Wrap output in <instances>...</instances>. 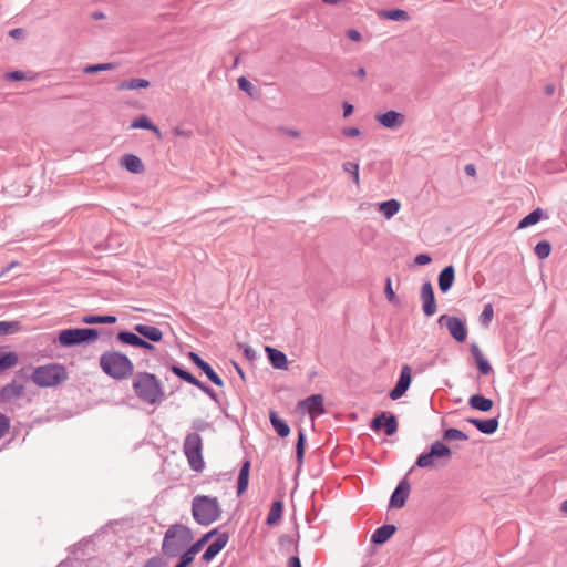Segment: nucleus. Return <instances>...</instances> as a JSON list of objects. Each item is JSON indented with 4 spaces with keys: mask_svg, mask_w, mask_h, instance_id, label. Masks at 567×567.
<instances>
[{
    "mask_svg": "<svg viewBox=\"0 0 567 567\" xmlns=\"http://www.w3.org/2000/svg\"><path fill=\"white\" fill-rule=\"evenodd\" d=\"M212 427V424L204 419H194L192 421V430L183 443V451L188 461L189 467L195 472H202L205 466L203 458V440L198 432H204Z\"/></svg>",
    "mask_w": 567,
    "mask_h": 567,
    "instance_id": "nucleus-1",
    "label": "nucleus"
},
{
    "mask_svg": "<svg viewBox=\"0 0 567 567\" xmlns=\"http://www.w3.org/2000/svg\"><path fill=\"white\" fill-rule=\"evenodd\" d=\"M193 532L183 524L168 527L162 543V551L168 558L177 557L193 540Z\"/></svg>",
    "mask_w": 567,
    "mask_h": 567,
    "instance_id": "nucleus-2",
    "label": "nucleus"
},
{
    "mask_svg": "<svg viewBox=\"0 0 567 567\" xmlns=\"http://www.w3.org/2000/svg\"><path fill=\"white\" fill-rule=\"evenodd\" d=\"M192 515L195 522L208 526L216 522L221 515V508L217 497L197 495L192 502Z\"/></svg>",
    "mask_w": 567,
    "mask_h": 567,
    "instance_id": "nucleus-3",
    "label": "nucleus"
},
{
    "mask_svg": "<svg viewBox=\"0 0 567 567\" xmlns=\"http://www.w3.org/2000/svg\"><path fill=\"white\" fill-rule=\"evenodd\" d=\"M100 367L104 373L114 379H125L133 373L130 359L120 352H105L100 358Z\"/></svg>",
    "mask_w": 567,
    "mask_h": 567,
    "instance_id": "nucleus-4",
    "label": "nucleus"
},
{
    "mask_svg": "<svg viewBox=\"0 0 567 567\" xmlns=\"http://www.w3.org/2000/svg\"><path fill=\"white\" fill-rule=\"evenodd\" d=\"M31 379L40 388H53L68 380V372L63 365L51 363L35 368Z\"/></svg>",
    "mask_w": 567,
    "mask_h": 567,
    "instance_id": "nucleus-5",
    "label": "nucleus"
},
{
    "mask_svg": "<svg viewBox=\"0 0 567 567\" xmlns=\"http://www.w3.org/2000/svg\"><path fill=\"white\" fill-rule=\"evenodd\" d=\"M452 457V450L442 441H435L431 444L430 450L420 454L415 461L414 467H433L436 461L443 460V464Z\"/></svg>",
    "mask_w": 567,
    "mask_h": 567,
    "instance_id": "nucleus-6",
    "label": "nucleus"
},
{
    "mask_svg": "<svg viewBox=\"0 0 567 567\" xmlns=\"http://www.w3.org/2000/svg\"><path fill=\"white\" fill-rule=\"evenodd\" d=\"M99 338L96 329L75 328L65 329L59 333V343L63 347H73L84 342H93Z\"/></svg>",
    "mask_w": 567,
    "mask_h": 567,
    "instance_id": "nucleus-7",
    "label": "nucleus"
},
{
    "mask_svg": "<svg viewBox=\"0 0 567 567\" xmlns=\"http://www.w3.org/2000/svg\"><path fill=\"white\" fill-rule=\"evenodd\" d=\"M165 398L161 381L153 373L144 372V401L158 404Z\"/></svg>",
    "mask_w": 567,
    "mask_h": 567,
    "instance_id": "nucleus-8",
    "label": "nucleus"
},
{
    "mask_svg": "<svg viewBox=\"0 0 567 567\" xmlns=\"http://www.w3.org/2000/svg\"><path fill=\"white\" fill-rule=\"evenodd\" d=\"M440 326H445L452 338L457 342H464L467 338V328L465 322L455 316L442 315L437 319Z\"/></svg>",
    "mask_w": 567,
    "mask_h": 567,
    "instance_id": "nucleus-9",
    "label": "nucleus"
},
{
    "mask_svg": "<svg viewBox=\"0 0 567 567\" xmlns=\"http://www.w3.org/2000/svg\"><path fill=\"white\" fill-rule=\"evenodd\" d=\"M398 420L396 416L389 412H381L377 416H374L370 422V427L374 432H379L384 430L386 436H392L398 431Z\"/></svg>",
    "mask_w": 567,
    "mask_h": 567,
    "instance_id": "nucleus-10",
    "label": "nucleus"
},
{
    "mask_svg": "<svg viewBox=\"0 0 567 567\" xmlns=\"http://www.w3.org/2000/svg\"><path fill=\"white\" fill-rule=\"evenodd\" d=\"M412 471H413V467H411L409 470L406 475L399 482L398 486L393 491V493H392V495L390 497V502H389V506L391 508H402L405 505L406 499H408V497L410 495V491H411V485H410V482L408 480V475Z\"/></svg>",
    "mask_w": 567,
    "mask_h": 567,
    "instance_id": "nucleus-11",
    "label": "nucleus"
},
{
    "mask_svg": "<svg viewBox=\"0 0 567 567\" xmlns=\"http://www.w3.org/2000/svg\"><path fill=\"white\" fill-rule=\"evenodd\" d=\"M420 299L422 301V310L426 317H432L437 311V305L435 300V295L433 290V286L430 280H426L421 286L420 290Z\"/></svg>",
    "mask_w": 567,
    "mask_h": 567,
    "instance_id": "nucleus-12",
    "label": "nucleus"
},
{
    "mask_svg": "<svg viewBox=\"0 0 567 567\" xmlns=\"http://www.w3.org/2000/svg\"><path fill=\"white\" fill-rule=\"evenodd\" d=\"M412 382V369L410 365L404 364L401 368L400 377L394 385V388L390 391L389 396L391 400H398L402 398L408 389L410 388V384Z\"/></svg>",
    "mask_w": 567,
    "mask_h": 567,
    "instance_id": "nucleus-13",
    "label": "nucleus"
},
{
    "mask_svg": "<svg viewBox=\"0 0 567 567\" xmlns=\"http://www.w3.org/2000/svg\"><path fill=\"white\" fill-rule=\"evenodd\" d=\"M164 328L167 329L168 323L164 322L157 326L144 323V352L155 349L151 342H161L163 340Z\"/></svg>",
    "mask_w": 567,
    "mask_h": 567,
    "instance_id": "nucleus-14",
    "label": "nucleus"
},
{
    "mask_svg": "<svg viewBox=\"0 0 567 567\" xmlns=\"http://www.w3.org/2000/svg\"><path fill=\"white\" fill-rule=\"evenodd\" d=\"M188 358L198 369H200L205 373V375L208 378L210 382H213L217 386L224 385L223 379L214 371L209 363H207L205 360L200 358L199 354H197L194 351H190L188 352Z\"/></svg>",
    "mask_w": 567,
    "mask_h": 567,
    "instance_id": "nucleus-15",
    "label": "nucleus"
},
{
    "mask_svg": "<svg viewBox=\"0 0 567 567\" xmlns=\"http://www.w3.org/2000/svg\"><path fill=\"white\" fill-rule=\"evenodd\" d=\"M299 408L305 409L313 419L326 412L323 405V396L321 394H312L298 403Z\"/></svg>",
    "mask_w": 567,
    "mask_h": 567,
    "instance_id": "nucleus-16",
    "label": "nucleus"
},
{
    "mask_svg": "<svg viewBox=\"0 0 567 567\" xmlns=\"http://www.w3.org/2000/svg\"><path fill=\"white\" fill-rule=\"evenodd\" d=\"M7 184L3 185V192L11 198H22L30 192V186L27 179H7Z\"/></svg>",
    "mask_w": 567,
    "mask_h": 567,
    "instance_id": "nucleus-17",
    "label": "nucleus"
},
{
    "mask_svg": "<svg viewBox=\"0 0 567 567\" xmlns=\"http://www.w3.org/2000/svg\"><path fill=\"white\" fill-rule=\"evenodd\" d=\"M229 539L228 533L218 534V537L212 542L204 551L202 559L206 563L214 559L227 545Z\"/></svg>",
    "mask_w": 567,
    "mask_h": 567,
    "instance_id": "nucleus-18",
    "label": "nucleus"
},
{
    "mask_svg": "<svg viewBox=\"0 0 567 567\" xmlns=\"http://www.w3.org/2000/svg\"><path fill=\"white\" fill-rule=\"evenodd\" d=\"M23 392L24 386L17 381H12L0 390V402H13L14 400L21 398Z\"/></svg>",
    "mask_w": 567,
    "mask_h": 567,
    "instance_id": "nucleus-19",
    "label": "nucleus"
},
{
    "mask_svg": "<svg viewBox=\"0 0 567 567\" xmlns=\"http://www.w3.org/2000/svg\"><path fill=\"white\" fill-rule=\"evenodd\" d=\"M375 120L382 126L393 130L400 127L404 123L405 117L402 113H399L396 111H388L383 114L375 115Z\"/></svg>",
    "mask_w": 567,
    "mask_h": 567,
    "instance_id": "nucleus-20",
    "label": "nucleus"
},
{
    "mask_svg": "<svg viewBox=\"0 0 567 567\" xmlns=\"http://www.w3.org/2000/svg\"><path fill=\"white\" fill-rule=\"evenodd\" d=\"M467 422L473 424L481 433L483 434H494L499 425L498 417H492L487 420H480V419H467Z\"/></svg>",
    "mask_w": 567,
    "mask_h": 567,
    "instance_id": "nucleus-21",
    "label": "nucleus"
},
{
    "mask_svg": "<svg viewBox=\"0 0 567 567\" xmlns=\"http://www.w3.org/2000/svg\"><path fill=\"white\" fill-rule=\"evenodd\" d=\"M455 279V269L452 265L444 267L439 274L437 282L439 288L443 293H446L453 286Z\"/></svg>",
    "mask_w": 567,
    "mask_h": 567,
    "instance_id": "nucleus-22",
    "label": "nucleus"
},
{
    "mask_svg": "<svg viewBox=\"0 0 567 567\" xmlns=\"http://www.w3.org/2000/svg\"><path fill=\"white\" fill-rule=\"evenodd\" d=\"M395 532L396 527L394 525L385 524L374 530L371 536V543L374 545H382L386 543Z\"/></svg>",
    "mask_w": 567,
    "mask_h": 567,
    "instance_id": "nucleus-23",
    "label": "nucleus"
},
{
    "mask_svg": "<svg viewBox=\"0 0 567 567\" xmlns=\"http://www.w3.org/2000/svg\"><path fill=\"white\" fill-rule=\"evenodd\" d=\"M265 350L269 362L275 369H287V355L282 351L272 347H266Z\"/></svg>",
    "mask_w": 567,
    "mask_h": 567,
    "instance_id": "nucleus-24",
    "label": "nucleus"
},
{
    "mask_svg": "<svg viewBox=\"0 0 567 567\" xmlns=\"http://www.w3.org/2000/svg\"><path fill=\"white\" fill-rule=\"evenodd\" d=\"M269 421L280 437H287L290 434V426L281 419L278 413L274 410L269 412Z\"/></svg>",
    "mask_w": 567,
    "mask_h": 567,
    "instance_id": "nucleus-25",
    "label": "nucleus"
},
{
    "mask_svg": "<svg viewBox=\"0 0 567 567\" xmlns=\"http://www.w3.org/2000/svg\"><path fill=\"white\" fill-rule=\"evenodd\" d=\"M250 461L245 460L241 464L237 480V495L240 496L247 491L249 484Z\"/></svg>",
    "mask_w": 567,
    "mask_h": 567,
    "instance_id": "nucleus-26",
    "label": "nucleus"
},
{
    "mask_svg": "<svg viewBox=\"0 0 567 567\" xmlns=\"http://www.w3.org/2000/svg\"><path fill=\"white\" fill-rule=\"evenodd\" d=\"M377 206L378 212L381 213L385 219H391L401 208L400 202L394 198L378 203Z\"/></svg>",
    "mask_w": 567,
    "mask_h": 567,
    "instance_id": "nucleus-27",
    "label": "nucleus"
},
{
    "mask_svg": "<svg viewBox=\"0 0 567 567\" xmlns=\"http://www.w3.org/2000/svg\"><path fill=\"white\" fill-rule=\"evenodd\" d=\"M468 404L472 409L477 411L488 412L493 409L494 402L482 394H474L470 398Z\"/></svg>",
    "mask_w": 567,
    "mask_h": 567,
    "instance_id": "nucleus-28",
    "label": "nucleus"
},
{
    "mask_svg": "<svg viewBox=\"0 0 567 567\" xmlns=\"http://www.w3.org/2000/svg\"><path fill=\"white\" fill-rule=\"evenodd\" d=\"M120 165L132 174H138L142 167V161L136 155L125 154L121 157Z\"/></svg>",
    "mask_w": 567,
    "mask_h": 567,
    "instance_id": "nucleus-29",
    "label": "nucleus"
},
{
    "mask_svg": "<svg viewBox=\"0 0 567 567\" xmlns=\"http://www.w3.org/2000/svg\"><path fill=\"white\" fill-rule=\"evenodd\" d=\"M282 512H284V503L281 501H275L271 504L270 511L267 515L266 524L267 525L277 524L281 519Z\"/></svg>",
    "mask_w": 567,
    "mask_h": 567,
    "instance_id": "nucleus-30",
    "label": "nucleus"
},
{
    "mask_svg": "<svg viewBox=\"0 0 567 567\" xmlns=\"http://www.w3.org/2000/svg\"><path fill=\"white\" fill-rule=\"evenodd\" d=\"M543 216H544L543 209L536 208L518 223L517 228L523 229V228H527L532 225H535L543 218Z\"/></svg>",
    "mask_w": 567,
    "mask_h": 567,
    "instance_id": "nucleus-31",
    "label": "nucleus"
},
{
    "mask_svg": "<svg viewBox=\"0 0 567 567\" xmlns=\"http://www.w3.org/2000/svg\"><path fill=\"white\" fill-rule=\"evenodd\" d=\"M306 442L307 440L305 431L300 429L298 432V439L296 443V460L299 467L303 464Z\"/></svg>",
    "mask_w": 567,
    "mask_h": 567,
    "instance_id": "nucleus-32",
    "label": "nucleus"
},
{
    "mask_svg": "<svg viewBox=\"0 0 567 567\" xmlns=\"http://www.w3.org/2000/svg\"><path fill=\"white\" fill-rule=\"evenodd\" d=\"M169 370L178 378H181L183 381L189 383V384H193L196 386V384L198 383V379L196 377H194L190 372H188L187 370L183 369L182 367L177 365V364H173L171 365Z\"/></svg>",
    "mask_w": 567,
    "mask_h": 567,
    "instance_id": "nucleus-33",
    "label": "nucleus"
},
{
    "mask_svg": "<svg viewBox=\"0 0 567 567\" xmlns=\"http://www.w3.org/2000/svg\"><path fill=\"white\" fill-rule=\"evenodd\" d=\"M18 363V355L14 352L0 353V373Z\"/></svg>",
    "mask_w": 567,
    "mask_h": 567,
    "instance_id": "nucleus-34",
    "label": "nucleus"
},
{
    "mask_svg": "<svg viewBox=\"0 0 567 567\" xmlns=\"http://www.w3.org/2000/svg\"><path fill=\"white\" fill-rule=\"evenodd\" d=\"M381 17L392 20V21H406L409 20V14L406 11L402 9L394 10H384L380 13Z\"/></svg>",
    "mask_w": 567,
    "mask_h": 567,
    "instance_id": "nucleus-35",
    "label": "nucleus"
},
{
    "mask_svg": "<svg viewBox=\"0 0 567 567\" xmlns=\"http://www.w3.org/2000/svg\"><path fill=\"white\" fill-rule=\"evenodd\" d=\"M115 316H85L82 318V322L86 324H96V323H115Z\"/></svg>",
    "mask_w": 567,
    "mask_h": 567,
    "instance_id": "nucleus-36",
    "label": "nucleus"
},
{
    "mask_svg": "<svg viewBox=\"0 0 567 567\" xmlns=\"http://www.w3.org/2000/svg\"><path fill=\"white\" fill-rule=\"evenodd\" d=\"M117 339L126 344L142 347V338L132 332L122 331L117 334Z\"/></svg>",
    "mask_w": 567,
    "mask_h": 567,
    "instance_id": "nucleus-37",
    "label": "nucleus"
},
{
    "mask_svg": "<svg viewBox=\"0 0 567 567\" xmlns=\"http://www.w3.org/2000/svg\"><path fill=\"white\" fill-rule=\"evenodd\" d=\"M467 439L468 436L458 429L450 427L443 432V440L447 442L453 440L466 441Z\"/></svg>",
    "mask_w": 567,
    "mask_h": 567,
    "instance_id": "nucleus-38",
    "label": "nucleus"
},
{
    "mask_svg": "<svg viewBox=\"0 0 567 567\" xmlns=\"http://www.w3.org/2000/svg\"><path fill=\"white\" fill-rule=\"evenodd\" d=\"M534 251L539 259H546L551 252V245L547 240H540L536 244Z\"/></svg>",
    "mask_w": 567,
    "mask_h": 567,
    "instance_id": "nucleus-39",
    "label": "nucleus"
},
{
    "mask_svg": "<svg viewBox=\"0 0 567 567\" xmlns=\"http://www.w3.org/2000/svg\"><path fill=\"white\" fill-rule=\"evenodd\" d=\"M494 317V309L492 303H486L480 315V322L484 327H488Z\"/></svg>",
    "mask_w": 567,
    "mask_h": 567,
    "instance_id": "nucleus-40",
    "label": "nucleus"
},
{
    "mask_svg": "<svg viewBox=\"0 0 567 567\" xmlns=\"http://www.w3.org/2000/svg\"><path fill=\"white\" fill-rule=\"evenodd\" d=\"M207 542V536H202L186 550V553H188V555L195 558L196 554H198L202 550V548L205 546Z\"/></svg>",
    "mask_w": 567,
    "mask_h": 567,
    "instance_id": "nucleus-41",
    "label": "nucleus"
},
{
    "mask_svg": "<svg viewBox=\"0 0 567 567\" xmlns=\"http://www.w3.org/2000/svg\"><path fill=\"white\" fill-rule=\"evenodd\" d=\"M384 293L389 302L393 305H399V299L392 289V282L390 277H388L385 280Z\"/></svg>",
    "mask_w": 567,
    "mask_h": 567,
    "instance_id": "nucleus-42",
    "label": "nucleus"
},
{
    "mask_svg": "<svg viewBox=\"0 0 567 567\" xmlns=\"http://www.w3.org/2000/svg\"><path fill=\"white\" fill-rule=\"evenodd\" d=\"M114 69L113 63H101V64H92L84 68V73H96L100 71H107Z\"/></svg>",
    "mask_w": 567,
    "mask_h": 567,
    "instance_id": "nucleus-43",
    "label": "nucleus"
},
{
    "mask_svg": "<svg viewBox=\"0 0 567 567\" xmlns=\"http://www.w3.org/2000/svg\"><path fill=\"white\" fill-rule=\"evenodd\" d=\"M238 87L241 91H244L245 93H247L249 96H254L255 95V87H254V85L245 76H240L238 79Z\"/></svg>",
    "mask_w": 567,
    "mask_h": 567,
    "instance_id": "nucleus-44",
    "label": "nucleus"
},
{
    "mask_svg": "<svg viewBox=\"0 0 567 567\" xmlns=\"http://www.w3.org/2000/svg\"><path fill=\"white\" fill-rule=\"evenodd\" d=\"M10 426V419L6 414L0 413V439H2L9 432Z\"/></svg>",
    "mask_w": 567,
    "mask_h": 567,
    "instance_id": "nucleus-45",
    "label": "nucleus"
},
{
    "mask_svg": "<svg viewBox=\"0 0 567 567\" xmlns=\"http://www.w3.org/2000/svg\"><path fill=\"white\" fill-rule=\"evenodd\" d=\"M196 386L203 391L206 395H208L213 401L219 402L217 393L207 384L203 383L202 381H198Z\"/></svg>",
    "mask_w": 567,
    "mask_h": 567,
    "instance_id": "nucleus-46",
    "label": "nucleus"
},
{
    "mask_svg": "<svg viewBox=\"0 0 567 567\" xmlns=\"http://www.w3.org/2000/svg\"><path fill=\"white\" fill-rule=\"evenodd\" d=\"M142 87V79H133L132 81H124L118 85L120 90H134Z\"/></svg>",
    "mask_w": 567,
    "mask_h": 567,
    "instance_id": "nucleus-47",
    "label": "nucleus"
},
{
    "mask_svg": "<svg viewBox=\"0 0 567 567\" xmlns=\"http://www.w3.org/2000/svg\"><path fill=\"white\" fill-rule=\"evenodd\" d=\"M475 362L481 374L487 375L493 371L489 362L485 358H482Z\"/></svg>",
    "mask_w": 567,
    "mask_h": 567,
    "instance_id": "nucleus-48",
    "label": "nucleus"
},
{
    "mask_svg": "<svg viewBox=\"0 0 567 567\" xmlns=\"http://www.w3.org/2000/svg\"><path fill=\"white\" fill-rule=\"evenodd\" d=\"M144 130L152 131L155 134L157 140L163 138V134L159 131V128L156 125H154L152 123V121L150 118H147L146 116H144Z\"/></svg>",
    "mask_w": 567,
    "mask_h": 567,
    "instance_id": "nucleus-49",
    "label": "nucleus"
},
{
    "mask_svg": "<svg viewBox=\"0 0 567 567\" xmlns=\"http://www.w3.org/2000/svg\"><path fill=\"white\" fill-rule=\"evenodd\" d=\"M17 322L1 321L0 322V334H8L17 329Z\"/></svg>",
    "mask_w": 567,
    "mask_h": 567,
    "instance_id": "nucleus-50",
    "label": "nucleus"
},
{
    "mask_svg": "<svg viewBox=\"0 0 567 567\" xmlns=\"http://www.w3.org/2000/svg\"><path fill=\"white\" fill-rule=\"evenodd\" d=\"M343 169L352 177H359V165L353 162H347L343 164Z\"/></svg>",
    "mask_w": 567,
    "mask_h": 567,
    "instance_id": "nucleus-51",
    "label": "nucleus"
},
{
    "mask_svg": "<svg viewBox=\"0 0 567 567\" xmlns=\"http://www.w3.org/2000/svg\"><path fill=\"white\" fill-rule=\"evenodd\" d=\"M178 556H179V560L175 567H188L194 560V558L190 555H188V553H186V551H184L183 554H179Z\"/></svg>",
    "mask_w": 567,
    "mask_h": 567,
    "instance_id": "nucleus-52",
    "label": "nucleus"
},
{
    "mask_svg": "<svg viewBox=\"0 0 567 567\" xmlns=\"http://www.w3.org/2000/svg\"><path fill=\"white\" fill-rule=\"evenodd\" d=\"M144 567H166V561L162 557H153L146 561Z\"/></svg>",
    "mask_w": 567,
    "mask_h": 567,
    "instance_id": "nucleus-53",
    "label": "nucleus"
},
{
    "mask_svg": "<svg viewBox=\"0 0 567 567\" xmlns=\"http://www.w3.org/2000/svg\"><path fill=\"white\" fill-rule=\"evenodd\" d=\"M432 261V258L430 255L427 254H419L415 259H414V262L419 266H425V265H429L430 262Z\"/></svg>",
    "mask_w": 567,
    "mask_h": 567,
    "instance_id": "nucleus-54",
    "label": "nucleus"
},
{
    "mask_svg": "<svg viewBox=\"0 0 567 567\" xmlns=\"http://www.w3.org/2000/svg\"><path fill=\"white\" fill-rule=\"evenodd\" d=\"M470 351H471L472 357L475 359V361L484 358L478 344L475 342L471 344Z\"/></svg>",
    "mask_w": 567,
    "mask_h": 567,
    "instance_id": "nucleus-55",
    "label": "nucleus"
},
{
    "mask_svg": "<svg viewBox=\"0 0 567 567\" xmlns=\"http://www.w3.org/2000/svg\"><path fill=\"white\" fill-rule=\"evenodd\" d=\"M173 134L175 136H181V137H184V138H189L193 136V132L190 130H185V128H182V127H175L174 131H173Z\"/></svg>",
    "mask_w": 567,
    "mask_h": 567,
    "instance_id": "nucleus-56",
    "label": "nucleus"
},
{
    "mask_svg": "<svg viewBox=\"0 0 567 567\" xmlns=\"http://www.w3.org/2000/svg\"><path fill=\"white\" fill-rule=\"evenodd\" d=\"M240 348L244 349V355L249 360L252 361L256 358L255 350L249 346L238 344Z\"/></svg>",
    "mask_w": 567,
    "mask_h": 567,
    "instance_id": "nucleus-57",
    "label": "nucleus"
},
{
    "mask_svg": "<svg viewBox=\"0 0 567 567\" xmlns=\"http://www.w3.org/2000/svg\"><path fill=\"white\" fill-rule=\"evenodd\" d=\"M342 134L347 137H358L361 134V132L357 127H344L342 130Z\"/></svg>",
    "mask_w": 567,
    "mask_h": 567,
    "instance_id": "nucleus-58",
    "label": "nucleus"
},
{
    "mask_svg": "<svg viewBox=\"0 0 567 567\" xmlns=\"http://www.w3.org/2000/svg\"><path fill=\"white\" fill-rule=\"evenodd\" d=\"M6 78L8 80H12V81H21V80L25 79V75L21 71H12V72L7 73Z\"/></svg>",
    "mask_w": 567,
    "mask_h": 567,
    "instance_id": "nucleus-59",
    "label": "nucleus"
},
{
    "mask_svg": "<svg viewBox=\"0 0 567 567\" xmlns=\"http://www.w3.org/2000/svg\"><path fill=\"white\" fill-rule=\"evenodd\" d=\"M134 390L138 396L142 395V377L136 375L133 382Z\"/></svg>",
    "mask_w": 567,
    "mask_h": 567,
    "instance_id": "nucleus-60",
    "label": "nucleus"
},
{
    "mask_svg": "<svg viewBox=\"0 0 567 567\" xmlns=\"http://www.w3.org/2000/svg\"><path fill=\"white\" fill-rule=\"evenodd\" d=\"M347 37H348L351 41H360V40H361V33H360L358 30H354V29H350V30H348V32H347Z\"/></svg>",
    "mask_w": 567,
    "mask_h": 567,
    "instance_id": "nucleus-61",
    "label": "nucleus"
},
{
    "mask_svg": "<svg viewBox=\"0 0 567 567\" xmlns=\"http://www.w3.org/2000/svg\"><path fill=\"white\" fill-rule=\"evenodd\" d=\"M287 567H301L300 558L298 556L289 557L287 561Z\"/></svg>",
    "mask_w": 567,
    "mask_h": 567,
    "instance_id": "nucleus-62",
    "label": "nucleus"
},
{
    "mask_svg": "<svg viewBox=\"0 0 567 567\" xmlns=\"http://www.w3.org/2000/svg\"><path fill=\"white\" fill-rule=\"evenodd\" d=\"M342 107H343V116L344 117H348V116H350L353 113L354 107L349 102H344L342 104Z\"/></svg>",
    "mask_w": 567,
    "mask_h": 567,
    "instance_id": "nucleus-63",
    "label": "nucleus"
},
{
    "mask_svg": "<svg viewBox=\"0 0 567 567\" xmlns=\"http://www.w3.org/2000/svg\"><path fill=\"white\" fill-rule=\"evenodd\" d=\"M464 173H465L467 176H474V175H475V173H476L475 165H474V164H467V165H465V167H464Z\"/></svg>",
    "mask_w": 567,
    "mask_h": 567,
    "instance_id": "nucleus-64",
    "label": "nucleus"
}]
</instances>
